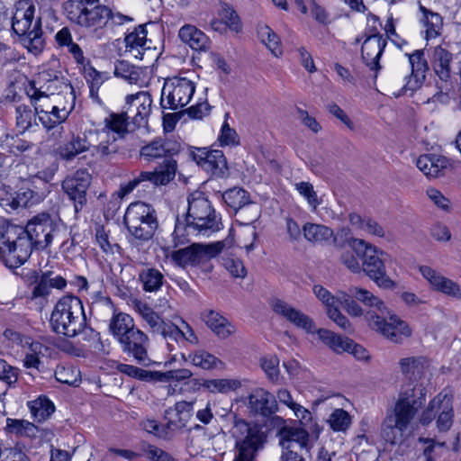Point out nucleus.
I'll use <instances>...</instances> for the list:
<instances>
[{
	"label": "nucleus",
	"instance_id": "obj_38",
	"mask_svg": "<svg viewBox=\"0 0 461 461\" xmlns=\"http://www.w3.org/2000/svg\"><path fill=\"white\" fill-rule=\"evenodd\" d=\"M420 10L422 13L421 23L426 28V40L438 37L443 27V19L438 13H434L426 7L420 5Z\"/></svg>",
	"mask_w": 461,
	"mask_h": 461
},
{
	"label": "nucleus",
	"instance_id": "obj_34",
	"mask_svg": "<svg viewBox=\"0 0 461 461\" xmlns=\"http://www.w3.org/2000/svg\"><path fill=\"white\" fill-rule=\"evenodd\" d=\"M138 280L145 292L156 293L162 287L165 278L158 268L145 266L139 271Z\"/></svg>",
	"mask_w": 461,
	"mask_h": 461
},
{
	"label": "nucleus",
	"instance_id": "obj_39",
	"mask_svg": "<svg viewBox=\"0 0 461 461\" xmlns=\"http://www.w3.org/2000/svg\"><path fill=\"white\" fill-rule=\"evenodd\" d=\"M85 78L86 79L87 83L89 84V93L90 97L96 102L97 104H101L102 101L100 97L98 96V91L101 86L104 84V82L107 79V76L105 73L97 71L94 67H92L90 64H87V66H85L83 68Z\"/></svg>",
	"mask_w": 461,
	"mask_h": 461
},
{
	"label": "nucleus",
	"instance_id": "obj_10",
	"mask_svg": "<svg viewBox=\"0 0 461 461\" xmlns=\"http://www.w3.org/2000/svg\"><path fill=\"white\" fill-rule=\"evenodd\" d=\"M123 221L129 232L141 241L150 240L158 226L156 210L143 202L131 203L125 212Z\"/></svg>",
	"mask_w": 461,
	"mask_h": 461
},
{
	"label": "nucleus",
	"instance_id": "obj_33",
	"mask_svg": "<svg viewBox=\"0 0 461 461\" xmlns=\"http://www.w3.org/2000/svg\"><path fill=\"white\" fill-rule=\"evenodd\" d=\"M180 40L194 50H205L209 48V38L195 26L185 24L178 32Z\"/></svg>",
	"mask_w": 461,
	"mask_h": 461
},
{
	"label": "nucleus",
	"instance_id": "obj_57",
	"mask_svg": "<svg viewBox=\"0 0 461 461\" xmlns=\"http://www.w3.org/2000/svg\"><path fill=\"white\" fill-rule=\"evenodd\" d=\"M48 274L43 272L35 276L34 286L32 290V298H45L50 294V287L48 283Z\"/></svg>",
	"mask_w": 461,
	"mask_h": 461
},
{
	"label": "nucleus",
	"instance_id": "obj_50",
	"mask_svg": "<svg viewBox=\"0 0 461 461\" xmlns=\"http://www.w3.org/2000/svg\"><path fill=\"white\" fill-rule=\"evenodd\" d=\"M131 119L126 111L121 113H112L104 119L105 128L113 132L123 135L128 131V120Z\"/></svg>",
	"mask_w": 461,
	"mask_h": 461
},
{
	"label": "nucleus",
	"instance_id": "obj_43",
	"mask_svg": "<svg viewBox=\"0 0 461 461\" xmlns=\"http://www.w3.org/2000/svg\"><path fill=\"white\" fill-rule=\"evenodd\" d=\"M438 417L437 420V428L439 431H447L450 429L453 423V400L452 396L447 393L444 394V399L438 408Z\"/></svg>",
	"mask_w": 461,
	"mask_h": 461
},
{
	"label": "nucleus",
	"instance_id": "obj_20",
	"mask_svg": "<svg viewBox=\"0 0 461 461\" xmlns=\"http://www.w3.org/2000/svg\"><path fill=\"white\" fill-rule=\"evenodd\" d=\"M123 353L131 357L139 364L149 361L148 349L149 339L142 330L136 328L119 342Z\"/></svg>",
	"mask_w": 461,
	"mask_h": 461
},
{
	"label": "nucleus",
	"instance_id": "obj_21",
	"mask_svg": "<svg viewBox=\"0 0 461 461\" xmlns=\"http://www.w3.org/2000/svg\"><path fill=\"white\" fill-rule=\"evenodd\" d=\"M126 113L137 127L146 125L151 112L152 99L149 92L140 91L125 98Z\"/></svg>",
	"mask_w": 461,
	"mask_h": 461
},
{
	"label": "nucleus",
	"instance_id": "obj_45",
	"mask_svg": "<svg viewBox=\"0 0 461 461\" xmlns=\"http://www.w3.org/2000/svg\"><path fill=\"white\" fill-rule=\"evenodd\" d=\"M401 372L410 380L420 377L425 368V360L420 357H410L400 360Z\"/></svg>",
	"mask_w": 461,
	"mask_h": 461
},
{
	"label": "nucleus",
	"instance_id": "obj_63",
	"mask_svg": "<svg viewBox=\"0 0 461 461\" xmlns=\"http://www.w3.org/2000/svg\"><path fill=\"white\" fill-rule=\"evenodd\" d=\"M296 190L302 194L308 202L312 209H316L320 204L317 194L313 189L312 184L308 182H300L295 185Z\"/></svg>",
	"mask_w": 461,
	"mask_h": 461
},
{
	"label": "nucleus",
	"instance_id": "obj_9",
	"mask_svg": "<svg viewBox=\"0 0 461 461\" xmlns=\"http://www.w3.org/2000/svg\"><path fill=\"white\" fill-rule=\"evenodd\" d=\"M64 12L72 23L91 32L104 28L113 17L112 11L100 0H68Z\"/></svg>",
	"mask_w": 461,
	"mask_h": 461
},
{
	"label": "nucleus",
	"instance_id": "obj_5",
	"mask_svg": "<svg viewBox=\"0 0 461 461\" xmlns=\"http://www.w3.org/2000/svg\"><path fill=\"white\" fill-rule=\"evenodd\" d=\"M187 203L186 224L177 221L174 230L176 237L182 236L185 230L188 234L196 232L206 236L221 230V219L203 192H193Z\"/></svg>",
	"mask_w": 461,
	"mask_h": 461
},
{
	"label": "nucleus",
	"instance_id": "obj_22",
	"mask_svg": "<svg viewBox=\"0 0 461 461\" xmlns=\"http://www.w3.org/2000/svg\"><path fill=\"white\" fill-rule=\"evenodd\" d=\"M411 64V71L406 76L405 83L402 86L404 93L420 89L425 82L427 72L429 71V64L424 55L423 50H417L411 54H407Z\"/></svg>",
	"mask_w": 461,
	"mask_h": 461
},
{
	"label": "nucleus",
	"instance_id": "obj_11",
	"mask_svg": "<svg viewBox=\"0 0 461 461\" xmlns=\"http://www.w3.org/2000/svg\"><path fill=\"white\" fill-rule=\"evenodd\" d=\"M237 454L233 461H256L258 452L266 442L264 432L243 420H236L231 430Z\"/></svg>",
	"mask_w": 461,
	"mask_h": 461
},
{
	"label": "nucleus",
	"instance_id": "obj_24",
	"mask_svg": "<svg viewBox=\"0 0 461 461\" xmlns=\"http://www.w3.org/2000/svg\"><path fill=\"white\" fill-rule=\"evenodd\" d=\"M137 309L142 320L154 335L161 336L166 341L167 337H174L176 330L173 327V321H164L146 303H138Z\"/></svg>",
	"mask_w": 461,
	"mask_h": 461
},
{
	"label": "nucleus",
	"instance_id": "obj_2",
	"mask_svg": "<svg viewBox=\"0 0 461 461\" xmlns=\"http://www.w3.org/2000/svg\"><path fill=\"white\" fill-rule=\"evenodd\" d=\"M179 149L180 146L177 142L163 139L154 140L150 143L142 147L140 149V156L146 161L151 162L158 158H166L164 160L163 168L153 172H140L132 180L121 185L118 195L120 197H124L143 182L149 181L156 185H164L168 184L175 177L176 162L172 158H167V157L176 154Z\"/></svg>",
	"mask_w": 461,
	"mask_h": 461
},
{
	"label": "nucleus",
	"instance_id": "obj_30",
	"mask_svg": "<svg viewBox=\"0 0 461 461\" xmlns=\"http://www.w3.org/2000/svg\"><path fill=\"white\" fill-rule=\"evenodd\" d=\"M250 408L264 416H270L277 410L274 395L263 388L255 389L249 397Z\"/></svg>",
	"mask_w": 461,
	"mask_h": 461
},
{
	"label": "nucleus",
	"instance_id": "obj_64",
	"mask_svg": "<svg viewBox=\"0 0 461 461\" xmlns=\"http://www.w3.org/2000/svg\"><path fill=\"white\" fill-rule=\"evenodd\" d=\"M0 461H30L26 454L18 447L2 450Z\"/></svg>",
	"mask_w": 461,
	"mask_h": 461
},
{
	"label": "nucleus",
	"instance_id": "obj_7",
	"mask_svg": "<svg viewBox=\"0 0 461 461\" xmlns=\"http://www.w3.org/2000/svg\"><path fill=\"white\" fill-rule=\"evenodd\" d=\"M50 324L56 333L76 337L87 326L82 301L74 295L62 296L50 315Z\"/></svg>",
	"mask_w": 461,
	"mask_h": 461
},
{
	"label": "nucleus",
	"instance_id": "obj_58",
	"mask_svg": "<svg viewBox=\"0 0 461 461\" xmlns=\"http://www.w3.org/2000/svg\"><path fill=\"white\" fill-rule=\"evenodd\" d=\"M260 366L269 380L276 382L279 376V359L275 356L264 357L260 360Z\"/></svg>",
	"mask_w": 461,
	"mask_h": 461
},
{
	"label": "nucleus",
	"instance_id": "obj_27",
	"mask_svg": "<svg viewBox=\"0 0 461 461\" xmlns=\"http://www.w3.org/2000/svg\"><path fill=\"white\" fill-rule=\"evenodd\" d=\"M422 276L429 283L433 289L448 296L461 299V287L458 284L445 277L430 267H420Z\"/></svg>",
	"mask_w": 461,
	"mask_h": 461
},
{
	"label": "nucleus",
	"instance_id": "obj_4",
	"mask_svg": "<svg viewBox=\"0 0 461 461\" xmlns=\"http://www.w3.org/2000/svg\"><path fill=\"white\" fill-rule=\"evenodd\" d=\"M271 307L275 313L280 315L297 328L303 329L308 333L316 332L319 340L333 352L341 354L351 349L353 345L352 339L339 336L327 329H317L312 318L288 303L280 299H275L271 303Z\"/></svg>",
	"mask_w": 461,
	"mask_h": 461
},
{
	"label": "nucleus",
	"instance_id": "obj_61",
	"mask_svg": "<svg viewBox=\"0 0 461 461\" xmlns=\"http://www.w3.org/2000/svg\"><path fill=\"white\" fill-rule=\"evenodd\" d=\"M350 293L348 294L339 291V305L341 304L349 315L361 316L363 314L362 308L357 302L352 299Z\"/></svg>",
	"mask_w": 461,
	"mask_h": 461
},
{
	"label": "nucleus",
	"instance_id": "obj_16",
	"mask_svg": "<svg viewBox=\"0 0 461 461\" xmlns=\"http://www.w3.org/2000/svg\"><path fill=\"white\" fill-rule=\"evenodd\" d=\"M194 90V83L185 77L167 78L161 92V107L169 110L185 107L190 103Z\"/></svg>",
	"mask_w": 461,
	"mask_h": 461
},
{
	"label": "nucleus",
	"instance_id": "obj_47",
	"mask_svg": "<svg viewBox=\"0 0 461 461\" xmlns=\"http://www.w3.org/2000/svg\"><path fill=\"white\" fill-rule=\"evenodd\" d=\"M32 414L38 421L45 420L54 411V404L46 397H39L29 403Z\"/></svg>",
	"mask_w": 461,
	"mask_h": 461
},
{
	"label": "nucleus",
	"instance_id": "obj_14",
	"mask_svg": "<svg viewBox=\"0 0 461 461\" xmlns=\"http://www.w3.org/2000/svg\"><path fill=\"white\" fill-rule=\"evenodd\" d=\"M65 230L60 221L53 219L49 213L41 212L33 216L24 228L27 237L35 249H46Z\"/></svg>",
	"mask_w": 461,
	"mask_h": 461
},
{
	"label": "nucleus",
	"instance_id": "obj_48",
	"mask_svg": "<svg viewBox=\"0 0 461 461\" xmlns=\"http://www.w3.org/2000/svg\"><path fill=\"white\" fill-rule=\"evenodd\" d=\"M203 385L211 393H226L240 388L241 384L236 379H210L205 380Z\"/></svg>",
	"mask_w": 461,
	"mask_h": 461
},
{
	"label": "nucleus",
	"instance_id": "obj_29",
	"mask_svg": "<svg viewBox=\"0 0 461 461\" xmlns=\"http://www.w3.org/2000/svg\"><path fill=\"white\" fill-rule=\"evenodd\" d=\"M279 444L283 448L294 449L296 446L306 448L309 441L308 431L302 427H284L278 432Z\"/></svg>",
	"mask_w": 461,
	"mask_h": 461
},
{
	"label": "nucleus",
	"instance_id": "obj_52",
	"mask_svg": "<svg viewBox=\"0 0 461 461\" xmlns=\"http://www.w3.org/2000/svg\"><path fill=\"white\" fill-rule=\"evenodd\" d=\"M328 422L334 431H345L351 424V418L343 409H336L330 414Z\"/></svg>",
	"mask_w": 461,
	"mask_h": 461
},
{
	"label": "nucleus",
	"instance_id": "obj_19",
	"mask_svg": "<svg viewBox=\"0 0 461 461\" xmlns=\"http://www.w3.org/2000/svg\"><path fill=\"white\" fill-rule=\"evenodd\" d=\"M91 176L86 170H77L66 177L62 182V189L74 201L75 211H80L86 203V191L89 187Z\"/></svg>",
	"mask_w": 461,
	"mask_h": 461
},
{
	"label": "nucleus",
	"instance_id": "obj_15",
	"mask_svg": "<svg viewBox=\"0 0 461 461\" xmlns=\"http://www.w3.org/2000/svg\"><path fill=\"white\" fill-rule=\"evenodd\" d=\"M365 318L369 327L382 334L394 343H400L411 334L409 325L397 315L388 313H378L374 310H368Z\"/></svg>",
	"mask_w": 461,
	"mask_h": 461
},
{
	"label": "nucleus",
	"instance_id": "obj_53",
	"mask_svg": "<svg viewBox=\"0 0 461 461\" xmlns=\"http://www.w3.org/2000/svg\"><path fill=\"white\" fill-rule=\"evenodd\" d=\"M445 392H441L437 394L429 403L427 408L422 411L420 416V422L422 425H429L435 419L438 412V408L444 399Z\"/></svg>",
	"mask_w": 461,
	"mask_h": 461
},
{
	"label": "nucleus",
	"instance_id": "obj_49",
	"mask_svg": "<svg viewBox=\"0 0 461 461\" xmlns=\"http://www.w3.org/2000/svg\"><path fill=\"white\" fill-rule=\"evenodd\" d=\"M179 321L181 325L173 322V327L176 329V332L174 337H167V345L170 347V341L177 342L179 339H184L192 345L198 344V338L190 325L182 319H179Z\"/></svg>",
	"mask_w": 461,
	"mask_h": 461
},
{
	"label": "nucleus",
	"instance_id": "obj_60",
	"mask_svg": "<svg viewBox=\"0 0 461 461\" xmlns=\"http://www.w3.org/2000/svg\"><path fill=\"white\" fill-rule=\"evenodd\" d=\"M419 442L424 445L422 456L425 461H435L438 456L436 448L445 447L444 442H437L433 438H420Z\"/></svg>",
	"mask_w": 461,
	"mask_h": 461
},
{
	"label": "nucleus",
	"instance_id": "obj_55",
	"mask_svg": "<svg viewBox=\"0 0 461 461\" xmlns=\"http://www.w3.org/2000/svg\"><path fill=\"white\" fill-rule=\"evenodd\" d=\"M315 296L323 303L326 312L339 305V292L332 295L326 288L320 285H315L312 288Z\"/></svg>",
	"mask_w": 461,
	"mask_h": 461
},
{
	"label": "nucleus",
	"instance_id": "obj_28",
	"mask_svg": "<svg viewBox=\"0 0 461 461\" xmlns=\"http://www.w3.org/2000/svg\"><path fill=\"white\" fill-rule=\"evenodd\" d=\"M203 321L221 339H226L236 332V327L226 317L213 310L204 312Z\"/></svg>",
	"mask_w": 461,
	"mask_h": 461
},
{
	"label": "nucleus",
	"instance_id": "obj_26",
	"mask_svg": "<svg viewBox=\"0 0 461 461\" xmlns=\"http://www.w3.org/2000/svg\"><path fill=\"white\" fill-rule=\"evenodd\" d=\"M194 403L195 402L194 401H181L167 409L165 418L167 429L170 430H179L185 428L193 416Z\"/></svg>",
	"mask_w": 461,
	"mask_h": 461
},
{
	"label": "nucleus",
	"instance_id": "obj_40",
	"mask_svg": "<svg viewBox=\"0 0 461 461\" xmlns=\"http://www.w3.org/2000/svg\"><path fill=\"white\" fill-rule=\"evenodd\" d=\"M182 357L185 361H189L194 366H197L203 370L213 369L217 367L219 364H221L219 358H217L215 356L207 352L204 349L195 350L188 354L186 357L183 354Z\"/></svg>",
	"mask_w": 461,
	"mask_h": 461
},
{
	"label": "nucleus",
	"instance_id": "obj_6",
	"mask_svg": "<svg viewBox=\"0 0 461 461\" xmlns=\"http://www.w3.org/2000/svg\"><path fill=\"white\" fill-rule=\"evenodd\" d=\"M348 245L359 256L362 272L380 288H395V282L386 273L385 264L390 260L386 252L363 239L350 238Z\"/></svg>",
	"mask_w": 461,
	"mask_h": 461
},
{
	"label": "nucleus",
	"instance_id": "obj_3",
	"mask_svg": "<svg viewBox=\"0 0 461 461\" xmlns=\"http://www.w3.org/2000/svg\"><path fill=\"white\" fill-rule=\"evenodd\" d=\"M60 73L44 70L40 73L38 81H32L26 86V94L36 111L38 120L47 130H51L67 120L70 110L59 107L54 103L51 84H62Z\"/></svg>",
	"mask_w": 461,
	"mask_h": 461
},
{
	"label": "nucleus",
	"instance_id": "obj_25",
	"mask_svg": "<svg viewBox=\"0 0 461 461\" xmlns=\"http://www.w3.org/2000/svg\"><path fill=\"white\" fill-rule=\"evenodd\" d=\"M386 46V40L380 34L368 36L363 42L361 55L365 64L371 69L377 72L381 66L379 59Z\"/></svg>",
	"mask_w": 461,
	"mask_h": 461
},
{
	"label": "nucleus",
	"instance_id": "obj_17",
	"mask_svg": "<svg viewBox=\"0 0 461 461\" xmlns=\"http://www.w3.org/2000/svg\"><path fill=\"white\" fill-rule=\"evenodd\" d=\"M429 51L431 68L441 81L447 84L453 76L461 73V65L455 62L456 57L446 47L438 45Z\"/></svg>",
	"mask_w": 461,
	"mask_h": 461
},
{
	"label": "nucleus",
	"instance_id": "obj_13",
	"mask_svg": "<svg viewBox=\"0 0 461 461\" xmlns=\"http://www.w3.org/2000/svg\"><path fill=\"white\" fill-rule=\"evenodd\" d=\"M232 242L231 239L210 244L193 243L186 248L172 251L170 258L175 265L182 268L196 267L216 257L227 245L230 247Z\"/></svg>",
	"mask_w": 461,
	"mask_h": 461
},
{
	"label": "nucleus",
	"instance_id": "obj_56",
	"mask_svg": "<svg viewBox=\"0 0 461 461\" xmlns=\"http://www.w3.org/2000/svg\"><path fill=\"white\" fill-rule=\"evenodd\" d=\"M359 256L352 250H346L339 256V262L351 273L360 274L362 272Z\"/></svg>",
	"mask_w": 461,
	"mask_h": 461
},
{
	"label": "nucleus",
	"instance_id": "obj_44",
	"mask_svg": "<svg viewBox=\"0 0 461 461\" xmlns=\"http://www.w3.org/2000/svg\"><path fill=\"white\" fill-rule=\"evenodd\" d=\"M258 34L262 43H264L271 53L278 57L282 54V47L279 37L267 24H258Z\"/></svg>",
	"mask_w": 461,
	"mask_h": 461
},
{
	"label": "nucleus",
	"instance_id": "obj_46",
	"mask_svg": "<svg viewBox=\"0 0 461 461\" xmlns=\"http://www.w3.org/2000/svg\"><path fill=\"white\" fill-rule=\"evenodd\" d=\"M36 111L31 109L28 105L20 104L15 109L16 127L21 133L30 130L36 122Z\"/></svg>",
	"mask_w": 461,
	"mask_h": 461
},
{
	"label": "nucleus",
	"instance_id": "obj_18",
	"mask_svg": "<svg viewBox=\"0 0 461 461\" xmlns=\"http://www.w3.org/2000/svg\"><path fill=\"white\" fill-rule=\"evenodd\" d=\"M196 164L212 176L223 177L227 172V162L222 151L196 148L191 152Z\"/></svg>",
	"mask_w": 461,
	"mask_h": 461
},
{
	"label": "nucleus",
	"instance_id": "obj_59",
	"mask_svg": "<svg viewBox=\"0 0 461 461\" xmlns=\"http://www.w3.org/2000/svg\"><path fill=\"white\" fill-rule=\"evenodd\" d=\"M327 315L333 322H335L341 330L348 334L353 333L354 329L348 318L341 313L339 305L327 311Z\"/></svg>",
	"mask_w": 461,
	"mask_h": 461
},
{
	"label": "nucleus",
	"instance_id": "obj_23",
	"mask_svg": "<svg viewBox=\"0 0 461 461\" xmlns=\"http://www.w3.org/2000/svg\"><path fill=\"white\" fill-rule=\"evenodd\" d=\"M147 34L146 24H140L125 35V52L129 57L143 60L151 54V41L148 40Z\"/></svg>",
	"mask_w": 461,
	"mask_h": 461
},
{
	"label": "nucleus",
	"instance_id": "obj_1",
	"mask_svg": "<svg viewBox=\"0 0 461 461\" xmlns=\"http://www.w3.org/2000/svg\"><path fill=\"white\" fill-rule=\"evenodd\" d=\"M425 396V388L418 384L399 393L393 411L382 423L381 436L387 443L396 445L407 438L411 423L423 405Z\"/></svg>",
	"mask_w": 461,
	"mask_h": 461
},
{
	"label": "nucleus",
	"instance_id": "obj_31",
	"mask_svg": "<svg viewBox=\"0 0 461 461\" xmlns=\"http://www.w3.org/2000/svg\"><path fill=\"white\" fill-rule=\"evenodd\" d=\"M303 233L304 239L311 243L325 244L333 239L334 246H340L337 236L334 235L333 230L326 225L306 222L303 226Z\"/></svg>",
	"mask_w": 461,
	"mask_h": 461
},
{
	"label": "nucleus",
	"instance_id": "obj_12",
	"mask_svg": "<svg viewBox=\"0 0 461 461\" xmlns=\"http://www.w3.org/2000/svg\"><path fill=\"white\" fill-rule=\"evenodd\" d=\"M33 248L24 228H12L7 239L0 244V259L9 268L19 267L28 260Z\"/></svg>",
	"mask_w": 461,
	"mask_h": 461
},
{
	"label": "nucleus",
	"instance_id": "obj_62",
	"mask_svg": "<svg viewBox=\"0 0 461 461\" xmlns=\"http://www.w3.org/2000/svg\"><path fill=\"white\" fill-rule=\"evenodd\" d=\"M142 451L150 461H175L169 453L153 445L144 446Z\"/></svg>",
	"mask_w": 461,
	"mask_h": 461
},
{
	"label": "nucleus",
	"instance_id": "obj_41",
	"mask_svg": "<svg viewBox=\"0 0 461 461\" xmlns=\"http://www.w3.org/2000/svg\"><path fill=\"white\" fill-rule=\"evenodd\" d=\"M222 199L227 205L233 208L235 211L240 212V217L242 218L243 214L248 209H244V206L249 203V197L248 193L240 187H234L225 191L222 194Z\"/></svg>",
	"mask_w": 461,
	"mask_h": 461
},
{
	"label": "nucleus",
	"instance_id": "obj_54",
	"mask_svg": "<svg viewBox=\"0 0 461 461\" xmlns=\"http://www.w3.org/2000/svg\"><path fill=\"white\" fill-rule=\"evenodd\" d=\"M118 370L125 374L131 377L138 378L143 381H149L156 379V375L158 372L147 371L141 368H139L135 366L127 365V364H120L118 366Z\"/></svg>",
	"mask_w": 461,
	"mask_h": 461
},
{
	"label": "nucleus",
	"instance_id": "obj_51",
	"mask_svg": "<svg viewBox=\"0 0 461 461\" xmlns=\"http://www.w3.org/2000/svg\"><path fill=\"white\" fill-rule=\"evenodd\" d=\"M6 423L10 432L20 436L32 437L37 431V428L33 423L24 420L7 419Z\"/></svg>",
	"mask_w": 461,
	"mask_h": 461
},
{
	"label": "nucleus",
	"instance_id": "obj_8",
	"mask_svg": "<svg viewBox=\"0 0 461 461\" xmlns=\"http://www.w3.org/2000/svg\"><path fill=\"white\" fill-rule=\"evenodd\" d=\"M35 7L27 1H21L12 18V29L20 37L21 43L32 53L37 55L44 49L41 19L34 23Z\"/></svg>",
	"mask_w": 461,
	"mask_h": 461
},
{
	"label": "nucleus",
	"instance_id": "obj_35",
	"mask_svg": "<svg viewBox=\"0 0 461 461\" xmlns=\"http://www.w3.org/2000/svg\"><path fill=\"white\" fill-rule=\"evenodd\" d=\"M109 332L120 342L136 329L131 316L124 312L114 313L109 321Z\"/></svg>",
	"mask_w": 461,
	"mask_h": 461
},
{
	"label": "nucleus",
	"instance_id": "obj_32",
	"mask_svg": "<svg viewBox=\"0 0 461 461\" xmlns=\"http://www.w3.org/2000/svg\"><path fill=\"white\" fill-rule=\"evenodd\" d=\"M417 167L428 177H438L447 167V159L438 155L420 156L416 162Z\"/></svg>",
	"mask_w": 461,
	"mask_h": 461
},
{
	"label": "nucleus",
	"instance_id": "obj_36",
	"mask_svg": "<svg viewBox=\"0 0 461 461\" xmlns=\"http://www.w3.org/2000/svg\"><path fill=\"white\" fill-rule=\"evenodd\" d=\"M99 143L93 147V155L100 159H110L118 152V145L116 138L108 131H101L98 133Z\"/></svg>",
	"mask_w": 461,
	"mask_h": 461
},
{
	"label": "nucleus",
	"instance_id": "obj_42",
	"mask_svg": "<svg viewBox=\"0 0 461 461\" xmlns=\"http://www.w3.org/2000/svg\"><path fill=\"white\" fill-rule=\"evenodd\" d=\"M90 148V143L85 137H73L71 140L59 147V154L61 158L66 160H72L78 154L87 150Z\"/></svg>",
	"mask_w": 461,
	"mask_h": 461
},
{
	"label": "nucleus",
	"instance_id": "obj_37",
	"mask_svg": "<svg viewBox=\"0 0 461 461\" xmlns=\"http://www.w3.org/2000/svg\"><path fill=\"white\" fill-rule=\"evenodd\" d=\"M348 292L350 293V295L363 303L366 306H368L370 310H374L379 314L388 313V309L384 305V302L368 290L357 286H353L348 289Z\"/></svg>",
	"mask_w": 461,
	"mask_h": 461
}]
</instances>
